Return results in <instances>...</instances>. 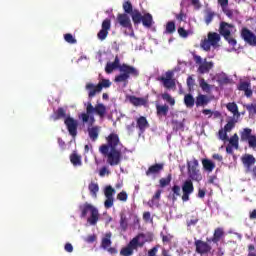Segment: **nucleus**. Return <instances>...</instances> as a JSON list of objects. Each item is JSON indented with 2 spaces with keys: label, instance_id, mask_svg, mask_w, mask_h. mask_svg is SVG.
<instances>
[{
  "label": "nucleus",
  "instance_id": "49530a36",
  "mask_svg": "<svg viewBox=\"0 0 256 256\" xmlns=\"http://www.w3.org/2000/svg\"><path fill=\"white\" fill-rule=\"evenodd\" d=\"M64 39L66 43H69L70 45H75V43H77V39H75V37H73V34L71 33L65 34Z\"/></svg>",
  "mask_w": 256,
  "mask_h": 256
},
{
  "label": "nucleus",
  "instance_id": "dca6fc26",
  "mask_svg": "<svg viewBox=\"0 0 256 256\" xmlns=\"http://www.w3.org/2000/svg\"><path fill=\"white\" fill-rule=\"evenodd\" d=\"M173 75L172 71H168L166 72V77H160L158 81H161L166 89H173V87H175V79H173Z\"/></svg>",
  "mask_w": 256,
  "mask_h": 256
},
{
  "label": "nucleus",
  "instance_id": "f257e3e1",
  "mask_svg": "<svg viewBox=\"0 0 256 256\" xmlns=\"http://www.w3.org/2000/svg\"><path fill=\"white\" fill-rule=\"evenodd\" d=\"M99 151L107 159L108 165L117 167L123 161V156L129 150L121 143V139L117 133H110L106 137V144L99 147Z\"/></svg>",
  "mask_w": 256,
  "mask_h": 256
},
{
  "label": "nucleus",
  "instance_id": "393cba45",
  "mask_svg": "<svg viewBox=\"0 0 256 256\" xmlns=\"http://www.w3.org/2000/svg\"><path fill=\"white\" fill-rule=\"evenodd\" d=\"M242 163L247 168L246 173H249V171H251V166L255 165V157H253V155L248 154L242 158Z\"/></svg>",
  "mask_w": 256,
  "mask_h": 256
},
{
  "label": "nucleus",
  "instance_id": "e2e57ef3",
  "mask_svg": "<svg viewBox=\"0 0 256 256\" xmlns=\"http://www.w3.org/2000/svg\"><path fill=\"white\" fill-rule=\"evenodd\" d=\"M191 1V5L194 6V9H196V11H199V9H201V2L199 0H190Z\"/></svg>",
  "mask_w": 256,
  "mask_h": 256
},
{
  "label": "nucleus",
  "instance_id": "6e6d98bb",
  "mask_svg": "<svg viewBox=\"0 0 256 256\" xmlns=\"http://www.w3.org/2000/svg\"><path fill=\"white\" fill-rule=\"evenodd\" d=\"M235 127V120H230L228 123L224 126V130L229 133L231 130Z\"/></svg>",
  "mask_w": 256,
  "mask_h": 256
},
{
  "label": "nucleus",
  "instance_id": "2eb2a0df",
  "mask_svg": "<svg viewBox=\"0 0 256 256\" xmlns=\"http://www.w3.org/2000/svg\"><path fill=\"white\" fill-rule=\"evenodd\" d=\"M225 239V230L222 227H218L214 230L213 237L207 238V243H214V245H219V242Z\"/></svg>",
  "mask_w": 256,
  "mask_h": 256
},
{
  "label": "nucleus",
  "instance_id": "ddd939ff",
  "mask_svg": "<svg viewBox=\"0 0 256 256\" xmlns=\"http://www.w3.org/2000/svg\"><path fill=\"white\" fill-rule=\"evenodd\" d=\"M104 195L106 197V200L104 202V207L106 209H111V207H113V203L115 201V198H113V195H115V189L113 188V186H111V185L106 186L104 189Z\"/></svg>",
  "mask_w": 256,
  "mask_h": 256
},
{
  "label": "nucleus",
  "instance_id": "a211bd4d",
  "mask_svg": "<svg viewBox=\"0 0 256 256\" xmlns=\"http://www.w3.org/2000/svg\"><path fill=\"white\" fill-rule=\"evenodd\" d=\"M117 21L124 29H133V24H131V18H129V15L125 13L118 14Z\"/></svg>",
  "mask_w": 256,
  "mask_h": 256
},
{
  "label": "nucleus",
  "instance_id": "aec40b11",
  "mask_svg": "<svg viewBox=\"0 0 256 256\" xmlns=\"http://www.w3.org/2000/svg\"><path fill=\"white\" fill-rule=\"evenodd\" d=\"M86 91L88 92V98L91 100L95 95L98 93H101V90H99V86L89 82L85 86Z\"/></svg>",
  "mask_w": 256,
  "mask_h": 256
},
{
  "label": "nucleus",
  "instance_id": "cd10ccee",
  "mask_svg": "<svg viewBox=\"0 0 256 256\" xmlns=\"http://www.w3.org/2000/svg\"><path fill=\"white\" fill-rule=\"evenodd\" d=\"M99 221V210L96 208L90 212V217L87 218V223L89 225H97V222Z\"/></svg>",
  "mask_w": 256,
  "mask_h": 256
},
{
  "label": "nucleus",
  "instance_id": "4be33fe9",
  "mask_svg": "<svg viewBox=\"0 0 256 256\" xmlns=\"http://www.w3.org/2000/svg\"><path fill=\"white\" fill-rule=\"evenodd\" d=\"M136 127L139 129L140 133H145V130L149 127V121L145 116H140L136 120Z\"/></svg>",
  "mask_w": 256,
  "mask_h": 256
},
{
  "label": "nucleus",
  "instance_id": "f03ea898",
  "mask_svg": "<svg viewBox=\"0 0 256 256\" xmlns=\"http://www.w3.org/2000/svg\"><path fill=\"white\" fill-rule=\"evenodd\" d=\"M119 56H116L114 62H108L105 67L106 73H113L115 69H119L120 74L116 75L114 78L115 83H129L130 77H139V70L134 66L128 64H119Z\"/></svg>",
  "mask_w": 256,
  "mask_h": 256
},
{
  "label": "nucleus",
  "instance_id": "b1692460",
  "mask_svg": "<svg viewBox=\"0 0 256 256\" xmlns=\"http://www.w3.org/2000/svg\"><path fill=\"white\" fill-rule=\"evenodd\" d=\"M67 118V109L63 107H59L54 113L51 115V119L54 121H59V119Z\"/></svg>",
  "mask_w": 256,
  "mask_h": 256
},
{
  "label": "nucleus",
  "instance_id": "72a5a7b5",
  "mask_svg": "<svg viewBox=\"0 0 256 256\" xmlns=\"http://www.w3.org/2000/svg\"><path fill=\"white\" fill-rule=\"evenodd\" d=\"M196 107H203L209 103V97L206 95L200 94L196 97Z\"/></svg>",
  "mask_w": 256,
  "mask_h": 256
},
{
  "label": "nucleus",
  "instance_id": "4d7b16f0",
  "mask_svg": "<svg viewBox=\"0 0 256 256\" xmlns=\"http://www.w3.org/2000/svg\"><path fill=\"white\" fill-rule=\"evenodd\" d=\"M200 87L203 91H210L211 86L205 81V79L200 80Z\"/></svg>",
  "mask_w": 256,
  "mask_h": 256
},
{
  "label": "nucleus",
  "instance_id": "a18cd8bd",
  "mask_svg": "<svg viewBox=\"0 0 256 256\" xmlns=\"http://www.w3.org/2000/svg\"><path fill=\"white\" fill-rule=\"evenodd\" d=\"M171 179H172V176L171 174H169L166 178H161L159 180V183H160V187H167V185H170L171 184Z\"/></svg>",
  "mask_w": 256,
  "mask_h": 256
},
{
  "label": "nucleus",
  "instance_id": "774afa93",
  "mask_svg": "<svg viewBox=\"0 0 256 256\" xmlns=\"http://www.w3.org/2000/svg\"><path fill=\"white\" fill-rule=\"evenodd\" d=\"M64 249L67 253H73V245L71 243H66Z\"/></svg>",
  "mask_w": 256,
  "mask_h": 256
},
{
  "label": "nucleus",
  "instance_id": "0eeeda50",
  "mask_svg": "<svg viewBox=\"0 0 256 256\" xmlns=\"http://www.w3.org/2000/svg\"><path fill=\"white\" fill-rule=\"evenodd\" d=\"M233 24L227 22H221L219 27V33L224 37L225 41L228 42L231 47H235L237 45V40L231 36V29H233Z\"/></svg>",
  "mask_w": 256,
  "mask_h": 256
},
{
  "label": "nucleus",
  "instance_id": "5701e85b",
  "mask_svg": "<svg viewBox=\"0 0 256 256\" xmlns=\"http://www.w3.org/2000/svg\"><path fill=\"white\" fill-rule=\"evenodd\" d=\"M161 193H163V190L158 189L152 198L148 201L147 205L151 208L159 207V202L161 201Z\"/></svg>",
  "mask_w": 256,
  "mask_h": 256
},
{
  "label": "nucleus",
  "instance_id": "ea45409f",
  "mask_svg": "<svg viewBox=\"0 0 256 256\" xmlns=\"http://www.w3.org/2000/svg\"><path fill=\"white\" fill-rule=\"evenodd\" d=\"M88 189L90 191V195H92V197L97 198V193H99V184H97L95 182H91L88 185Z\"/></svg>",
  "mask_w": 256,
  "mask_h": 256
},
{
  "label": "nucleus",
  "instance_id": "c03bdc74",
  "mask_svg": "<svg viewBox=\"0 0 256 256\" xmlns=\"http://www.w3.org/2000/svg\"><path fill=\"white\" fill-rule=\"evenodd\" d=\"M229 145L234 147V149H239V136L237 134H234L230 139H229Z\"/></svg>",
  "mask_w": 256,
  "mask_h": 256
},
{
  "label": "nucleus",
  "instance_id": "603ef678",
  "mask_svg": "<svg viewBox=\"0 0 256 256\" xmlns=\"http://www.w3.org/2000/svg\"><path fill=\"white\" fill-rule=\"evenodd\" d=\"M162 237V243H164V245H168V243H171V241L173 240V236L171 234H160Z\"/></svg>",
  "mask_w": 256,
  "mask_h": 256
},
{
  "label": "nucleus",
  "instance_id": "864d4df0",
  "mask_svg": "<svg viewBox=\"0 0 256 256\" xmlns=\"http://www.w3.org/2000/svg\"><path fill=\"white\" fill-rule=\"evenodd\" d=\"M190 31L185 30V28L183 27H179L178 28V34L183 38V39H187V37H189L190 35Z\"/></svg>",
  "mask_w": 256,
  "mask_h": 256
},
{
  "label": "nucleus",
  "instance_id": "9b49d317",
  "mask_svg": "<svg viewBox=\"0 0 256 256\" xmlns=\"http://www.w3.org/2000/svg\"><path fill=\"white\" fill-rule=\"evenodd\" d=\"M195 191V186H193L192 180H186L182 185V201L187 203L189 201L191 194Z\"/></svg>",
  "mask_w": 256,
  "mask_h": 256
},
{
  "label": "nucleus",
  "instance_id": "a878e982",
  "mask_svg": "<svg viewBox=\"0 0 256 256\" xmlns=\"http://www.w3.org/2000/svg\"><path fill=\"white\" fill-rule=\"evenodd\" d=\"M79 209L81 211V217L85 218L87 217V213H91L93 209H95V206L86 202L83 205H80Z\"/></svg>",
  "mask_w": 256,
  "mask_h": 256
},
{
  "label": "nucleus",
  "instance_id": "680f3d73",
  "mask_svg": "<svg viewBox=\"0 0 256 256\" xmlns=\"http://www.w3.org/2000/svg\"><path fill=\"white\" fill-rule=\"evenodd\" d=\"M247 256H256L255 245H253V244L248 245V255Z\"/></svg>",
  "mask_w": 256,
  "mask_h": 256
},
{
  "label": "nucleus",
  "instance_id": "c85d7f7f",
  "mask_svg": "<svg viewBox=\"0 0 256 256\" xmlns=\"http://www.w3.org/2000/svg\"><path fill=\"white\" fill-rule=\"evenodd\" d=\"M169 113V107L167 104L165 105H156V115L157 117H167V114Z\"/></svg>",
  "mask_w": 256,
  "mask_h": 256
},
{
  "label": "nucleus",
  "instance_id": "0e129e2a",
  "mask_svg": "<svg viewBox=\"0 0 256 256\" xmlns=\"http://www.w3.org/2000/svg\"><path fill=\"white\" fill-rule=\"evenodd\" d=\"M246 109L249 113H256V104H248L246 105Z\"/></svg>",
  "mask_w": 256,
  "mask_h": 256
},
{
  "label": "nucleus",
  "instance_id": "412c9836",
  "mask_svg": "<svg viewBox=\"0 0 256 256\" xmlns=\"http://www.w3.org/2000/svg\"><path fill=\"white\" fill-rule=\"evenodd\" d=\"M87 131H88L89 139L93 143H95V141L99 139V133L101 132V128L99 126H92V127H88Z\"/></svg>",
  "mask_w": 256,
  "mask_h": 256
},
{
  "label": "nucleus",
  "instance_id": "4c0bfd02",
  "mask_svg": "<svg viewBox=\"0 0 256 256\" xmlns=\"http://www.w3.org/2000/svg\"><path fill=\"white\" fill-rule=\"evenodd\" d=\"M252 130L250 128H244L240 134L241 141H249L253 135H251Z\"/></svg>",
  "mask_w": 256,
  "mask_h": 256
},
{
  "label": "nucleus",
  "instance_id": "3c124183",
  "mask_svg": "<svg viewBox=\"0 0 256 256\" xmlns=\"http://www.w3.org/2000/svg\"><path fill=\"white\" fill-rule=\"evenodd\" d=\"M214 18H215V12H212V11L207 12L205 16L206 25H210V23L213 21Z\"/></svg>",
  "mask_w": 256,
  "mask_h": 256
},
{
  "label": "nucleus",
  "instance_id": "a19ab883",
  "mask_svg": "<svg viewBox=\"0 0 256 256\" xmlns=\"http://www.w3.org/2000/svg\"><path fill=\"white\" fill-rule=\"evenodd\" d=\"M184 103H185L186 107H189V108L194 107L195 98H193V95H191V94H186L184 96Z\"/></svg>",
  "mask_w": 256,
  "mask_h": 256
},
{
  "label": "nucleus",
  "instance_id": "423d86ee",
  "mask_svg": "<svg viewBox=\"0 0 256 256\" xmlns=\"http://www.w3.org/2000/svg\"><path fill=\"white\" fill-rule=\"evenodd\" d=\"M132 21L134 25H139L142 23V25L148 29L153 27V15L150 13L142 15L139 10H134L132 13Z\"/></svg>",
  "mask_w": 256,
  "mask_h": 256
},
{
  "label": "nucleus",
  "instance_id": "58836bf2",
  "mask_svg": "<svg viewBox=\"0 0 256 256\" xmlns=\"http://www.w3.org/2000/svg\"><path fill=\"white\" fill-rule=\"evenodd\" d=\"M96 85L98 87V90H100V92H102L103 89H109V87H111V80L110 79H102Z\"/></svg>",
  "mask_w": 256,
  "mask_h": 256
},
{
  "label": "nucleus",
  "instance_id": "39448f33",
  "mask_svg": "<svg viewBox=\"0 0 256 256\" xmlns=\"http://www.w3.org/2000/svg\"><path fill=\"white\" fill-rule=\"evenodd\" d=\"M199 160L193 159L190 162H187V169H188V177L189 181H196L199 183L203 181V175L201 174V170H199Z\"/></svg>",
  "mask_w": 256,
  "mask_h": 256
},
{
  "label": "nucleus",
  "instance_id": "052dcab7",
  "mask_svg": "<svg viewBox=\"0 0 256 256\" xmlns=\"http://www.w3.org/2000/svg\"><path fill=\"white\" fill-rule=\"evenodd\" d=\"M109 173L111 172L109 171V169H107L106 166H103L99 171L100 177H105V175H109Z\"/></svg>",
  "mask_w": 256,
  "mask_h": 256
},
{
  "label": "nucleus",
  "instance_id": "5fc2aeb1",
  "mask_svg": "<svg viewBox=\"0 0 256 256\" xmlns=\"http://www.w3.org/2000/svg\"><path fill=\"white\" fill-rule=\"evenodd\" d=\"M199 223V217L192 216V219L187 220V227H193Z\"/></svg>",
  "mask_w": 256,
  "mask_h": 256
},
{
  "label": "nucleus",
  "instance_id": "7ed1b4c3",
  "mask_svg": "<svg viewBox=\"0 0 256 256\" xmlns=\"http://www.w3.org/2000/svg\"><path fill=\"white\" fill-rule=\"evenodd\" d=\"M93 113L98 115L100 119H104L105 115H107V107L103 103H98L94 107L93 104H91V102H87L86 112L80 115L82 123H89V115H93Z\"/></svg>",
  "mask_w": 256,
  "mask_h": 256
},
{
  "label": "nucleus",
  "instance_id": "8fccbe9b",
  "mask_svg": "<svg viewBox=\"0 0 256 256\" xmlns=\"http://www.w3.org/2000/svg\"><path fill=\"white\" fill-rule=\"evenodd\" d=\"M218 139H220V141H229V136H227V131L220 129L218 132Z\"/></svg>",
  "mask_w": 256,
  "mask_h": 256
},
{
  "label": "nucleus",
  "instance_id": "338daca9",
  "mask_svg": "<svg viewBox=\"0 0 256 256\" xmlns=\"http://www.w3.org/2000/svg\"><path fill=\"white\" fill-rule=\"evenodd\" d=\"M95 241H97V236H95V234L89 235V236L86 238V242H87V243H95Z\"/></svg>",
  "mask_w": 256,
  "mask_h": 256
},
{
  "label": "nucleus",
  "instance_id": "f704fd0d",
  "mask_svg": "<svg viewBox=\"0 0 256 256\" xmlns=\"http://www.w3.org/2000/svg\"><path fill=\"white\" fill-rule=\"evenodd\" d=\"M70 162L72 163V165H74V167H81V156H79L77 153H72L70 155Z\"/></svg>",
  "mask_w": 256,
  "mask_h": 256
},
{
  "label": "nucleus",
  "instance_id": "6ab92c4d",
  "mask_svg": "<svg viewBox=\"0 0 256 256\" xmlns=\"http://www.w3.org/2000/svg\"><path fill=\"white\" fill-rule=\"evenodd\" d=\"M238 91H244L246 97H253V90L251 89V82H240Z\"/></svg>",
  "mask_w": 256,
  "mask_h": 256
},
{
  "label": "nucleus",
  "instance_id": "13d9d810",
  "mask_svg": "<svg viewBox=\"0 0 256 256\" xmlns=\"http://www.w3.org/2000/svg\"><path fill=\"white\" fill-rule=\"evenodd\" d=\"M128 198H129V196L127 195V192H125V191H121V192L118 193V195H117L118 201H123V202H125V201H127Z\"/></svg>",
  "mask_w": 256,
  "mask_h": 256
},
{
  "label": "nucleus",
  "instance_id": "37998d69",
  "mask_svg": "<svg viewBox=\"0 0 256 256\" xmlns=\"http://www.w3.org/2000/svg\"><path fill=\"white\" fill-rule=\"evenodd\" d=\"M226 107L230 113H233V115L239 114V107L235 104V102L228 103Z\"/></svg>",
  "mask_w": 256,
  "mask_h": 256
},
{
  "label": "nucleus",
  "instance_id": "de8ad7c7",
  "mask_svg": "<svg viewBox=\"0 0 256 256\" xmlns=\"http://www.w3.org/2000/svg\"><path fill=\"white\" fill-rule=\"evenodd\" d=\"M173 129L175 131H181V129H185V124L183 122H179L177 120H172Z\"/></svg>",
  "mask_w": 256,
  "mask_h": 256
},
{
  "label": "nucleus",
  "instance_id": "bb28decb",
  "mask_svg": "<svg viewBox=\"0 0 256 256\" xmlns=\"http://www.w3.org/2000/svg\"><path fill=\"white\" fill-rule=\"evenodd\" d=\"M202 167L204 171H207V173H212V171L215 169V162H213V160L204 158L202 159Z\"/></svg>",
  "mask_w": 256,
  "mask_h": 256
},
{
  "label": "nucleus",
  "instance_id": "2f4dec72",
  "mask_svg": "<svg viewBox=\"0 0 256 256\" xmlns=\"http://www.w3.org/2000/svg\"><path fill=\"white\" fill-rule=\"evenodd\" d=\"M112 233L111 232H107L105 234V236L102 238L101 241V247L102 249H109V247H111V237H112Z\"/></svg>",
  "mask_w": 256,
  "mask_h": 256
},
{
  "label": "nucleus",
  "instance_id": "7c9ffc66",
  "mask_svg": "<svg viewBox=\"0 0 256 256\" xmlns=\"http://www.w3.org/2000/svg\"><path fill=\"white\" fill-rule=\"evenodd\" d=\"M211 69H213V62H204V63L200 64V66L198 68V73L203 75L205 73H209V71H211Z\"/></svg>",
  "mask_w": 256,
  "mask_h": 256
},
{
  "label": "nucleus",
  "instance_id": "9d476101",
  "mask_svg": "<svg viewBox=\"0 0 256 256\" xmlns=\"http://www.w3.org/2000/svg\"><path fill=\"white\" fill-rule=\"evenodd\" d=\"M64 125H66L69 135L71 137H77V129L79 127V122L71 116H67L64 120Z\"/></svg>",
  "mask_w": 256,
  "mask_h": 256
},
{
  "label": "nucleus",
  "instance_id": "f3484780",
  "mask_svg": "<svg viewBox=\"0 0 256 256\" xmlns=\"http://www.w3.org/2000/svg\"><path fill=\"white\" fill-rule=\"evenodd\" d=\"M165 169V164L164 163H156L148 167L146 171V176L147 177H155L161 173Z\"/></svg>",
  "mask_w": 256,
  "mask_h": 256
},
{
  "label": "nucleus",
  "instance_id": "473e14b6",
  "mask_svg": "<svg viewBox=\"0 0 256 256\" xmlns=\"http://www.w3.org/2000/svg\"><path fill=\"white\" fill-rule=\"evenodd\" d=\"M128 101H130L134 107H141V105H145V99L136 96H129Z\"/></svg>",
  "mask_w": 256,
  "mask_h": 256
},
{
  "label": "nucleus",
  "instance_id": "bf43d9fd",
  "mask_svg": "<svg viewBox=\"0 0 256 256\" xmlns=\"http://www.w3.org/2000/svg\"><path fill=\"white\" fill-rule=\"evenodd\" d=\"M223 13L229 18V19H233V10L225 7L222 8Z\"/></svg>",
  "mask_w": 256,
  "mask_h": 256
},
{
  "label": "nucleus",
  "instance_id": "c756f323",
  "mask_svg": "<svg viewBox=\"0 0 256 256\" xmlns=\"http://www.w3.org/2000/svg\"><path fill=\"white\" fill-rule=\"evenodd\" d=\"M120 228L121 231H127V229H129V219L125 212L120 213Z\"/></svg>",
  "mask_w": 256,
  "mask_h": 256
},
{
  "label": "nucleus",
  "instance_id": "09e8293b",
  "mask_svg": "<svg viewBox=\"0 0 256 256\" xmlns=\"http://www.w3.org/2000/svg\"><path fill=\"white\" fill-rule=\"evenodd\" d=\"M162 99L164 101H167V103H169L170 105H175V99H173V97H171V94L169 93L162 94Z\"/></svg>",
  "mask_w": 256,
  "mask_h": 256
},
{
  "label": "nucleus",
  "instance_id": "1a4fd4ad",
  "mask_svg": "<svg viewBox=\"0 0 256 256\" xmlns=\"http://www.w3.org/2000/svg\"><path fill=\"white\" fill-rule=\"evenodd\" d=\"M240 37L251 47H256V35L249 28L243 27L240 31Z\"/></svg>",
  "mask_w": 256,
  "mask_h": 256
},
{
  "label": "nucleus",
  "instance_id": "4468645a",
  "mask_svg": "<svg viewBox=\"0 0 256 256\" xmlns=\"http://www.w3.org/2000/svg\"><path fill=\"white\" fill-rule=\"evenodd\" d=\"M109 31H111V19L106 18L102 22V28L98 32L97 37L100 41H105L107 39V35H109Z\"/></svg>",
  "mask_w": 256,
  "mask_h": 256
},
{
  "label": "nucleus",
  "instance_id": "f8f14e48",
  "mask_svg": "<svg viewBox=\"0 0 256 256\" xmlns=\"http://www.w3.org/2000/svg\"><path fill=\"white\" fill-rule=\"evenodd\" d=\"M194 245L196 247L195 252L198 253V255H209L213 249L209 243L203 240H195Z\"/></svg>",
  "mask_w": 256,
  "mask_h": 256
},
{
  "label": "nucleus",
  "instance_id": "c9c22d12",
  "mask_svg": "<svg viewBox=\"0 0 256 256\" xmlns=\"http://www.w3.org/2000/svg\"><path fill=\"white\" fill-rule=\"evenodd\" d=\"M179 195H181V186L174 185L172 187V194H170V197H171L173 203H175V201H177V197H179Z\"/></svg>",
  "mask_w": 256,
  "mask_h": 256
},
{
  "label": "nucleus",
  "instance_id": "20e7f679",
  "mask_svg": "<svg viewBox=\"0 0 256 256\" xmlns=\"http://www.w3.org/2000/svg\"><path fill=\"white\" fill-rule=\"evenodd\" d=\"M145 245V234H138L136 237L130 240L126 247L120 250L121 256H131L138 247H143Z\"/></svg>",
  "mask_w": 256,
  "mask_h": 256
},
{
  "label": "nucleus",
  "instance_id": "79ce46f5",
  "mask_svg": "<svg viewBox=\"0 0 256 256\" xmlns=\"http://www.w3.org/2000/svg\"><path fill=\"white\" fill-rule=\"evenodd\" d=\"M175 22L173 21H169L166 24V29H165V33H167L168 35H173V33H175Z\"/></svg>",
  "mask_w": 256,
  "mask_h": 256
},
{
  "label": "nucleus",
  "instance_id": "69168bd1",
  "mask_svg": "<svg viewBox=\"0 0 256 256\" xmlns=\"http://www.w3.org/2000/svg\"><path fill=\"white\" fill-rule=\"evenodd\" d=\"M187 85H188L189 89H191V87H193L195 85V79H193L192 76H189L187 78Z\"/></svg>",
  "mask_w": 256,
  "mask_h": 256
},
{
  "label": "nucleus",
  "instance_id": "6e6552de",
  "mask_svg": "<svg viewBox=\"0 0 256 256\" xmlns=\"http://www.w3.org/2000/svg\"><path fill=\"white\" fill-rule=\"evenodd\" d=\"M219 41H221V35H219V33L209 32L208 38L201 41L200 47L204 51H211V46L215 47Z\"/></svg>",
  "mask_w": 256,
  "mask_h": 256
},
{
  "label": "nucleus",
  "instance_id": "e433bc0d",
  "mask_svg": "<svg viewBox=\"0 0 256 256\" xmlns=\"http://www.w3.org/2000/svg\"><path fill=\"white\" fill-rule=\"evenodd\" d=\"M123 10L125 14L131 15V17L133 18V13L135 12V10H133V4H131L130 1H125L123 3Z\"/></svg>",
  "mask_w": 256,
  "mask_h": 256
}]
</instances>
